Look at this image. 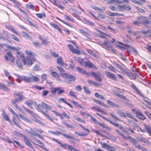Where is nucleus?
I'll return each mask as SVG.
<instances>
[{
  "label": "nucleus",
  "instance_id": "nucleus-7",
  "mask_svg": "<svg viewBox=\"0 0 151 151\" xmlns=\"http://www.w3.org/2000/svg\"><path fill=\"white\" fill-rule=\"evenodd\" d=\"M132 111L134 114H136V116L140 119L144 120L145 119V117L140 111L135 109H132Z\"/></svg>",
  "mask_w": 151,
  "mask_h": 151
},
{
  "label": "nucleus",
  "instance_id": "nucleus-13",
  "mask_svg": "<svg viewBox=\"0 0 151 151\" xmlns=\"http://www.w3.org/2000/svg\"><path fill=\"white\" fill-rule=\"evenodd\" d=\"M79 63L81 65L84 64L85 67L88 66L89 68L92 67L93 65V64L89 61L84 62L82 61V60H80Z\"/></svg>",
  "mask_w": 151,
  "mask_h": 151
},
{
  "label": "nucleus",
  "instance_id": "nucleus-38",
  "mask_svg": "<svg viewBox=\"0 0 151 151\" xmlns=\"http://www.w3.org/2000/svg\"><path fill=\"white\" fill-rule=\"evenodd\" d=\"M31 78H32V81L34 82L38 81H39V78L36 76H32Z\"/></svg>",
  "mask_w": 151,
  "mask_h": 151
},
{
  "label": "nucleus",
  "instance_id": "nucleus-45",
  "mask_svg": "<svg viewBox=\"0 0 151 151\" xmlns=\"http://www.w3.org/2000/svg\"><path fill=\"white\" fill-rule=\"evenodd\" d=\"M124 9L127 11H129L131 10V8L129 5H124Z\"/></svg>",
  "mask_w": 151,
  "mask_h": 151
},
{
  "label": "nucleus",
  "instance_id": "nucleus-39",
  "mask_svg": "<svg viewBox=\"0 0 151 151\" xmlns=\"http://www.w3.org/2000/svg\"><path fill=\"white\" fill-rule=\"evenodd\" d=\"M36 16L40 18H42L43 17H45V14L44 12L36 14Z\"/></svg>",
  "mask_w": 151,
  "mask_h": 151
},
{
  "label": "nucleus",
  "instance_id": "nucleus-8",
  "mask_svg": "<svg viewBox=\"0 0 151 151\" xmlns=\"http://www.w3.org/2000/svg\"><path fill=\"white\" fill-rule=\"evenodd\" d=\"M30 130L29 131L27 129H25V130L28 134H29L38 137L39 138L42 139H44V137L43 136H42L40 134L37 133L36 132L34 131L31 128H30Z\"/></svg>",
  "mask_w": 151,
  "mask_h": 151
},
{
  "label": "nucleus",
  "instance_id": "nucleus-46",
  "mask_svg": "<svg viewBox=\"0 0 151 151\" xmlns=\"http://www.w3.org/2000/svg\"><path fill=\"white\" fill-rule=\"evenodd\" d=\"M4 72L5 76L8 77L9 79H10L11 78V76L10 75L9 73L7 70H4Z\"/></svg>",
  "mask_w": 151,
  "mask_h": 151
},
{
  "label": "nucleus",
  "instance_id": "nucleus-43",
  "mask_svg": "<svg viewBox=\"0 0 151 151\" xmlns=\"http://www.w3.org/2000/svg\"><path fill=\"white\" fill-rule=\"evenodd\" d=\"M106 120L108 122H109L111 124L114 126L115 127H118V128H119V127L120 126V125L118 123L113 122L111 121L109 119H106Z\"/></svg>",
  "mask_w": 151,
  "mask_h": 151
},
{
  "label": "nucleus",
  "instance_id": "nucleus-63",
  "mask_svg": "<svg viewBox=\"0 0 151 151\" xmlns=\"http://www.w3.org/2000/svg\"><path fill=\"white\" fill-rule=\"evenodd\" d=\"M62 115L68 119H69L70 118V117L65 111L63 112Z\"/></svg>",
  "mask_w": 151,
  "mask_h": 151
},
{
  "label": "nucleus",
  "instance_id": "nucleus-1",
  "mask_svg": "<svg viewBox=\"0 0 151 151\" xmlns=\"http://www.w3.org/2000/svg\"><path fill=\"white\" fill-rule=\"evenodd\" d=\"M48 132L49 133L52 134L56 136L61 135H63L65 138L70 139V140H69V142L71 143L74 144L75 143V142L79 141V139H76L72 136L68 134H66L58 131H53L49 130L48 131Z\"/></svg>",
  "mask_w": 151,
  "mask_h": 151
},
{
  "label": "nucleus",
  "instance_id": "nucleus-42",
  "mask_svg": "<svg viewBox=\"0 0 151 151\" xmlns=\"http://www.w3.org/2000/svg\"><path fill=\"white\" fill-rule=\"evenodd\" d=\"M17 58L18 59L16 61V64L19 68H21L22 67L21 62L18 59V57H17Z\"/></svg>",
  "mask_w": 151,
  "mask_h": 151
},
{
  "label": "nucleus",
  "instance_id": "nucleus-5",
  "mask_svg": "<svg viewBox=\"0 0 151 151\" xmlns=\"http://www.w3.org/2000/svg\"><path fill=\"white\" fill-rule=\"evenodd\" d=\"M63 76L65 79V81L67 83L70 82H74L76 79L75 76L70 75H68L67 73H64Z\"/></svg>",
  "mask_w": 151,
  "mask_h": 151
},
{
  "label": "nucleus",
  "instance_id": "nucleus-52",
  "mask_svg": "<svg viewBox=\"0 0 151 151\" xmlns=\"http://www.w3.org/2000/svg\"><path fill=\"white\" fill-rule=\"evenodd\" d=\"M26 54L27 55V57H31V56H34L32 54V52L27 50L25 51Z\"/></svg>",
  "mask_w": 151,
  "mask_h": 151
},
{
  "label": "nucleus",
  "instance_id": "nucleus-36",
  "mask_svg": "<svg viewBox=\"0 0 151 151\" xmlns=\"http://www.w3.org/2000/svg\"><path fill=\"white\" fill-rule=\"evenodd\" d=\"M77 94V92H74L71 90H70L69 92V94L70 95L71 97H74V98L76 97Z\"/></svg>",
  "mask_w": 151,
  "mask_h": 151
},
{
  "label": "nucleus",
  "instance_id": "nucleus-31",
  "mask_svg": "<svg viewBox=\"0 0 151 151\" xmlns=\"http://www.w3.org/2000/svg\"><path fill=\"white\" fill-rule=\"evenodd\" d=\"M57 63L61 66H63L65 64L63 61V59L61 57H60L57 59Z\"/></svg>",
  "mask_w": 151,
  "mask_h": 151
},
{
  "label": "nucleus",
  "instance_id": "nucleus-54",
  "mask_svg": "<svg viewBox=\"0 0 151 151\" xmlns=\"http://www.w3.org/2000/svg\"><path fill=\"white\" fill-rule=\"evenodd\" d=\"M142 23V22L140 21H135L132 22V24L135 26H139Z\"/></svg>",
  "mask_w": 151,
  "mask_h": 151
},
{
  "label": "nucleus",
  "instance_id": "nucleus-6",
  "mask_svg": "<svg viewBox=\"0 0 151 151\" xmlns=\"http://www.w3.org/2000/svg\"><path fill=\"white\" fill-rule=\"evenodd\" d=\"M42 107L41 104H38L37 105V109L39 111H40L42 114L44 115L50 121L53 122L54 120H57V118H53L50 117L49 115L43 111L42 110Z\"/></svg>",
  "mask_w": 151,
  "mask_h": 151
},
{
  "label": "nucleus",
  "instance_id": "nucleus-19",
  "mask_svg": "<svg viewBox=\"0 0 151 151\" xmlns=\"http://www.w3.org/2000/svg\"><path fill=\"white\" fill-rule=\"evenodd\" d=\"M32 119L35 122L37 123L38 124L42 125L44 126H45V124H44L40 120L37 119L36 117H35L34 116H32Z\"/></svg>",
  "mask_w": 151,
  "mask_h": 151
},
{
  "label": "nucleus",
  "instance_id": "nucleus-61",
  "mask_svg": "<svg viewBox=\"0 0 151 151\" xmlns=\"http://www.w3.org/2000/svg\"><path fill=\"white\" fill-rule=\"evenodd\" d=\"M98 124L99 125L100 127H101L103 128H105V129H109V127H107V126H105V125H104V124H102L100 122H99V123H98Z\"/></svg>",
  "mask_w": 151,
  "mask_h": 151
},
{
  "label": "nucleus",
  "instance_id": "nucleus-2",
  "mask_svg": "<svg viewBox=\"0 0 151 151\" xmlns=\"http://www.w3.org/2000/svg\"><path fill=\"white\" fill-rule=\"evenodd\" d=\"M115 41V39L113 38L112 41L105 40L104 42H102L101 43V45L106 50H108L109 51H111L114 53H116V50L113 48L111 45V44L113 43Z\"/></svg>",
  "mask_w": 151,
  "mask_h": 151
},
{
  "label": "nucleus",
  "instance_id": "nucleus-9",
  "mask_svg": "<svg viewBox=\"0 0 151 151\" xmlns=\"http://www.w3.org/2000/svg\"><path fill=\"white\" fill-rule=\"evenodd\" d=\"M91 74L92 76L94 77L96 80L100 82L102 81V75L100 72H97L96 73L93 72H91Z\"/></svg>",
  "mask_w": 151,
  "mask_h": 151
},
{
  "label": "nucleus",
  "instance_id": "nucleus-28",
  "mask_svg": "<svg viewBox=\"0 0 151 151\" xmlns=\"http://www.w3.org/2000/svg\"><path fill=\"white\" fill-rule=\"evenodd\" d=\"M114 93L116 94V93H124V91L122 89H120L119 88H115V89L114 90Z\"/></svg>",
  "mask_w": 151,
  "mask_h": 151
},
{
  "label": "nucleus",
  "instance_id": "nucleus-33",
  "mask_svg": "<svg viewBox=\"0 0 151 151\" xmlns=\"http://www.w3.org/2000/svg\"><path fill=\"white\" fill-rule=\"evenodd\" d=\"M92 8L93 9L97 11H104L105 10V8L104 7H103L101 9L96 6H93Z\"/></svg>",
  "mask_w": 151,
  "mask_h": 151
},
{
  "label": "nucleus",
  "instance_id": "nucleus-22",
  "mask_svg": "<svg viewBox=\"0 0 151 151\" xmlns=\"http://www.w3.org/2000/svg\"><path fill=\"white\" fill-rule=\"evenodd\" d=\"M41 105L42 107L45 109L47 110H50L52 109V107L51 106L43 102H42Z\"/></svg>",
  "mask_w": 151,
  "mask_h": 151
},
{
  "label": "nucleus",
  "instance_id": "nucleus-53",
  "mask_svg": "<svg viewBox=\"0 0 151 151\" xmlns=\"http://www.w3.org/2000/svg\"><path fill=\"white\" fill-rule=\"evenodd\" d=\"M11 35L12 36V37H11V38L14 39V40L17 42H20V40L14 35Z\"/></svg>",
  "mask_w": 151,
  "mask_h": 151
},
{
  "label": "nucleus",
  "instance_id": "nucleus-56",
  "mask_svg": "<svg viewBox=\"0 0 151 151\" xmlns=\"http://www.w3.org/2000/svg\"><path fill=\"white\" fill-rule=\"evenodd\" d=\"M106 14L110 16L114 17L115 16L116 13H113L110 11H108L106 12Z\"/></svg>",
  "mask_w": 151,
  "mask_h": 151
},
{
  "label": "nucleus",
  "instance_id": "nucleus-4",
  "mask_svg": "<svg viewBox=\"0 0 151 151\" xmlns=\"http://www.w3.org/2000/svg\"><path fill=\"white\" fill-rule=\"evenodd\" d=\"M36 60L34 56L31 57H27L25 58L22 60V62L24 65H27L31 66L33 64V62Z\"/></svg>",
  "mask_w": 151,
  "mask_h": 151
},
{
  "label": "nucleus",
  "instance_id": "nucleus-18",
  "mask_svg": "<svg viewBox=\"0 0 151 151\" xmlns=\"http://www.w3.org/2000/svg\"><path fill=\"white\" fill-rule=\"evenodd\" d=\"M137 141L142 143H149L148 139L144 137H137Z\"/></svg>",
  "mask_w": 151,
  "mask_h": 151
},
{
  "label": "nucleus",
  "instance_id": "nucleus-26",
  "mask_svg": "<svg viewBox=\"0 0 151 151\" xmlns=\"http://www.w3.org/2000/svg\"><path fill=\"white\" fill-rule=\"evenodd\" d=\"M50 24L55 29H56L59 32L62 33L61 29L59 28V26L58 25L53 23H50Z\"/></svg>",
  "mask_w": 151,
  "mask_h": 151
},
{
  "label": "nucleus",
  "instance_id": "nucleus-35",
  "mask_svg": "<svg viewBox=\"0 0 151 151\" xmlns=\"http://www.w3.org/2000/svg\"><path fill=\"white\" fill-rule=\"evenodd\" d=\"M107 103L108 104L111 106H115L116 107H119L118 105L116 104L115 103L111 101L108 100L107 101Z\"/></svg>",
  "mask_w": 151,
  "mask_h": 151
},
{
  "label": "nucleus",
  "instance_id": "nucleus-50",
  "mask_svg": "<svg viewBox=\"0 0 151 151\" xmlns=\"http://www.w3.org/2000/svg\"><path fill=\"white\" fill-rule=\"evenodd\" d=\"M8 109L10 112L12 114L15 115L16 117H18V114H16L14 111L11 107H8Z\"/></svg>",
  "mask_w": 151,
  "mask_h": 151
},
{
  "label": "nucleus",
  "instance_id": "nucleus-21",
  "mask_svg": "<svg viewBox=\"0 0 151 151\" xmlns=\"http://www.w3.org/2000/svg\"><path fill=\"white\" fill-rule=\"evenodd\" d=\"M76 69L77 70L82 74L88 76V73L86 72V71L83 69L82 68L80 67H76Z\"/></svg>",
  "mask_w": 151,
  "mask_h": 151
},
{
  "label": "nucleus",
  "instance_id": "nucleus-51",
  "mask_svg": "<svg viewBox=\"0 0 151 151\" xmlns=\"http://www.w3.org/2000/svg\"><path fill=\"white\" fill-rule=\"evenodd\" d=\"M69 149L70 151H79V150H77L76 148L73 147L71 145H69Z\"/></svg>",
  "mask_w": 151,
  "mask_h": 151
},
{
  "label": "nucleus",
  "instance_id": "nucleus-23",
  "mask_svg": "<svg viewBox=\"0 0 151 151\" xmlns=\"http://www.w3.org/2000/svg\"><path fill=\"white\" fill-rule=\"evenodd\" d=\"M51 75L52 77H55L57 81H61L60 77L57 72L55 71L52 72L51 73Z\"/></svg>",
  "mask_w": 151,
  "mask_h": 151
},
{
  "label": "nucleus",
  "instance_id": "nucleus-29",
  "mask_svg": "<svg viewBox=\"0 0 151 151\" xmlns=\"http://www.w3.org/2000/svg\"><path fill=\"white\" fill-rule=\"evenodd\" d=\"M50 89H51V93L53 95H55L56 94V92L58 91L59 90V87H58L53 88H51Z\"/></svg>",
  "mask_w": 151,
  "mask_h": 151
},
{
  "label": "nucleus",
  "instance_id": "nucleus-24",
  "mask_svg": "<svg viewBox=\"0 0 151 151\" xmlns=\"http://www.w3.org/2000/svg\"><path fill=\"white\" fill-rule=\"evenodd\" d=\"M37 143L40 144V145H38L36 144H35V145H37L39 147H41L43 149L45 150L46 151H48L47 150L46 148V147H45L44 145V144L40 140Z\"/></svg>",
  "mask_w": 151,
  "mask_h": 151
},
{
  "label": "nucleus",
  "instance_id": "nucleus-14",
  "mask_svg": "<svg viewBox=\"0 0 151 151\" xmlns=\"http://www.w3.org/2000/svg\"><path fill=\"white\" fill-rule=\"evenodd\" d=\"M50 138L52 140L54 141V142L59 144L60 145L61 147L62 148H64L66 149H69V145H68L67 144H63L60 142L58 140L55 139L54 138Z\"/></svg>",
  "mask_w": 151,
  "mask_h": 151
},
{
  "label": "nucleus",
  "instance_id": "nucleus-30",
  "mask_svg": "<svg viewBox=\"0 0 151 151\" xmlns=\"http://www.w3.org/2000/svg\"><path fill=\"white\" fill-rule=\"evenodd\" d=\"M115 95L119 98L122 99L126 101H128V100L127 99V98L125 96L122 95L118 93H116Z\"/></svg>",
  "mask_w": 151,
  "mask_h": 151
},
{
  "label": "nucleus",
  "instance_id": "nucleus-64",
  "mask_svg": "<svg viewBox=\"0 0 151 151\" xmlns=\"http://www.w3.org/2000/svg\"><path fill=\"white\" fill-rule=\"evenodd\" d=\"M17 55H19L23 59L24 58V56L23 53L21 52H17Z\"/></svg>",
  "mask_w": 151,
  "mask_h": 151
},
{
  "label": "nucleus",
  "instance_id": "nucleus-40",
  "mask_svg": "<svg viewBox=\"0 0 151 151\" xmlns=\"http://www.w3.org/2000/svg\"><path fill=\"white\" fill-rule=\"evenodd\" d=\"M145 126L148 133L151 135V127L148 125H145Z\"/></svg>",
  "mask_w": 151,
  "mask_h": 151
},
{
  "label": "nucleus",
  "instance_id": "nucleus-11",
  "mask_svg": "<svg viewBox=\"0 0 151 151\" xmlns=\"http://www.w3.org/2000/svg\"><path fill=\"white\" fill-rule=\"evenodd\" d=\"M23 140L25 144L31 148L33 149V146L28 140L29 138L24 135H22Z\"/></svg>",
  "mask_w": 151,
  "mask_h": 151
},
{
  "label": "nucleus",
  "instance_id": "nucleus-16",
  "mask_svg": "<svg viewBox=\"0 0 151 151\" xmlns=\"http://www.w3.org/2000/svg\"><path fill=\"white\" fill-rule=\"evenodd\" d=\"M17 102L16 101H12L11 104L13 105L14 107L17 109L18 111L22 113H24V111L22 109L20 106L16 103Z\"/></svg>",
  "mask_w": 151,
  "mask_h": 151
},
{
  "label": "nucleus",
  "instance_id": "nucleus-3",
  "mask_svg": "<svg viewBox=\"0 0 151 151\" xmlns=\"http://www.w3.org/2000/svg\"><path fill=\"white\" fill-rule=\"evenodd\" d=\"M128 138L132 143L133 144L136 148H138L143 151H148V150L146 148L138 144V142L132 137H128Z\"/></svg>",
  "mask_w": 151,
  "mask_h": 151
},
{
  "label": "nucleus",
  "instance_id": "nucleus-55",
  "mask_svg": "<svg viewBox=\"0 0 151 151\" xmlns=\"http://www.w3.org/2000/svg\"><path fill=\"white\" fill-rule=\"evenodd\" d=\"M128 32L129 34L134 36L136 35L137 34V32H136L131 30H128Z\"/></svg>",
  "mask_w": 151,
  "mask_h": 151
},
{
  "label": "nucleus",
  "instance_id": "nucleus-25",
  "mask_svg": "<svg viewBox=\"0 0 151 151\" xmlns=\"http://www.w3.org/2000/svg\"><path fill=\"white\" fill-rule=\"evenodd\" d=\"M3 115V118L6 121H8L9 123H11V121L10 120L9 117L7 114H6L5 112L3 110V112L2 113Z\"/></svg>",
  "mask_w": 151,
  "mask_h": 151
},
{
  "label": "nucleus",
  "instance_id": "nucleus-59",
  "mask_svg": "<svg viewBox=\"0 0 151 151\" xmlns=\"http://www.w3.org/2000/svg\"><path fill=\"white\" fill-rule=\"evenodd\" d=\"M91 119L94 123L96 124H98L99 122L96 119L92 116H91Z\"/></svg>",
  "mask_w": 151,
  "mask_h": 151
},
{
  "label": "nucleus",
  "instance_id": "nucleus-58",
  "mask_svg": "<svg viewBox=\"0 0 151 151\" xmlns=\"http://www.w3.org/2000/svg\"><path fill=\"white\" fill-rule=\"evenodd\" d=\"M110 115L111 116V117L114 119H115L119 121H121L122 120L119 119V118H117L115 115L114 114H112L111 113L110 114Z\"/></svg>",
  "mask_w": 151,
  "mask_h": 151
},
{
  "label": "nucleus",
  "instance_id": "nucleus-32",
  "mask_svg": "<svg viewBox=\"0 0 151 151\" xmlns=\"http://www.w3.org/2000/svg\"><path fill=\"white\" fill-rule=\"evenodd\" d=\"M6 54L9 57V60L12 62H13L14 60V58L12 55L9 52H7Z\"/></svg>",
  "mask_w": 151,
  "mask_h": 151
},
{
  "label": "nucleus",
  "instance_id": "nucleus-10",
  "mask_svg": "<svg viewBox=\"0 0 151 151\" xmlns=\"http://www.w3.org/2000/svg\"><path fill=\"white\" fill-rule=\"evenodd\" d=\"M13 95L15 98V100L12 101H15L18 102L23 100V95L22 93H14Z\"/></svg>",
  "mask_w": 151,
  "mask_h": 151
},
{
  "label": "nucleus",
  "instance_id": "nucleus-12",
  "mask_svg": "<svg viewBox=\"0 0 151 151\" xmlns=\"http://www.w3.org/2000/svg\"><path fill=\"white\" fill-rule=\"evenodd\" d=\"M105 73L107 77L109 78L114 81H117L116 76L114 74L109 71H106Z\"/></svg>",
  "mask_w": 151,
  "mask_h": 151
},
{
  "label": "nucleus",
  "instance_id": "nucleus-37",
  "mask_svg": "<svg viewBox=\"0 0 151 151\" xmlns=\"http://www.w3.org/2000/svg\"><path fill=\"white\" fill-rule=\"evenodd\" d=\"M8 47L9 49H11L12 50L15 51H18L19 50L21 49L20 48L18 47H15L9 46H8Z\"/></svg>",
  "mask_w": 151,
  "mask_h": 151
},
{
  "label": "nucleus",
  "instance_id": "nucleus-48",
  "mask_svg": "<svg viewBox=\"0 0 151 151\" xmlns=\"http://www.w3.org/2000/svg\"><path fill=\"white\" fill-rule=\"evenodd\" d=\"M104 132L105 133H106V134H107L108 135V136H107V138H108V139H112L113 137L114 138H115V139L116 138L115 137H114V136H113L112 135H110L109 133L107 132L106 131H104Z\"/></svg>",
  "mask_w": 151,
  "mask_h": 151
},
{
  "label": "nucleus",
  "instance_id": "nucleus-27",
  "mask_svg": "<svg viewBox=\"0 0 151 151\" xmlns=\"http://www.w3.org/2000/svg\"><path fill=\"white\" fill-rule=\"evenodd\" d=\"M53 2L54 4L55 5L60 9H63L64 8V7L57 0H53Z\"/></svg>",
  "mask_w": 151,
  "mask_h": 151
},
{
  "label": "nucleus",
  "instance_id": "nucleus-62",
  "mask_svg": "<svg viewBox=\"0 0 151 151\" xmlns=\"http://www.w3.org/2000/svg\"><path fill=\"white\" fill-rule=\"evenodd\" d=\"M40 67L39 65H35L33 68V70L34 71H37L40 70Z\"/></svg>",
  "mask_w": 151,
  "mask_h": 151
},
{
  "label": "nucleus",
  "instance_id": "nucleus-17",
  "mask_svg": "<svg viewBox=\"0 0 151 151\" xmlns=\"http://www.w3.org/2000/svg\"><path fill=\"white\" fill-rule=\"evenodd\" d=\"M20 78L23 81L27 82L30 83L32 81V78L24 76L20 77Z\"/></svg>",
  "mask_w": 151,
  "mask_h": 151
},
{
  "label": "nucleus",
  "instance_id": "nucleus-44",
  "mask_svg": "<svg viewBox=\"0 0 151 151\" xmlns=\"http://www.w3.org/2000/svg\"><path fill=\"white\" fill-rule=\"evenodd\" d=\"M79 30L80 32L84 36H86L88 35V33L84 30L81 29H79Z\"/></svg>",
  "mask_w": 151,
  "mask_h": 151
},
{
  "label": "nucleus",
  "instance_id": "nucleus-20",
  "mask_svg": "<svg viewBox=\"0 0 151 151\" xmlns=\"http://www.w3.org/2000/svg\"><path fill=\"white\" fill-rule=\"evenodd\" d=\"M18 118L19 117H20L22 120L29 123H30L31 121L30 119H28L27 117H26L24 115H23L21 114H18Z\"/></svg>",
  "mask_w": 151,
  "mask_h": 151
},
{
  "label": "nucleus",
  "instance_id": "nucleus-41",
  "mask_svg": "<svg viewBox=\"0 0 151 151\" xmlns=\"http://www.w3.org/2000/svg\"><path fill=\"white\" fill-rule=\"evenodd\" d=\"M117 114L121 116L126 117V116L124 113L122 111H119L117 112Z\"/></svg>",
  "mask_w": 151,
  "mask_h": 151
},
{
  "label": "nucleus",
  "instance_id": "nucleus-15",
  "mask_svg": "<svg viewBox=\"0 0 151 151\" xmlns=\"http://www.w3.org/2000/svg\"><path fill=\"white\" fill-rule=\"evenodd\" d=\"M131 87L139 95H140L144 98H146L145 96L142 94L140 91L137 88L136 86L133 84H132Z\"/></svg>",
  "mask_w": 151,
  "mask_h": 151
},
{
  "label": "nucleus",
  "instance_id": "nucleus-57",
  "mask_svg": "<svg viewBox=\"0 0 151 151\" xmlns=\"http://www.w3.org/2000/svg\"><path fill=\"white\" fill-rule=\"evenodd\" d=\"M107 150L108 151H114L115 150V148L114 147L110 146L109 145L108 147H107Z\"/></svg>",
  "mask_w": 151,
  "mask_h": 151
},
{
  "label": "nucleus",
  "instance_id": "nucleus-49",
  "mask_svg": "<svg viewBox=\"0 0 151 151\" xmlns=\"http://www.w3.org/2000/svg\"><path fill=\"white\" fill-rule=\"evenodd\" d=\"M68 47L69 48L70 50L73 52L75 49L73 46L71 44H68Z\"/></svg>",
  "mask_w": 151,
  "mask_h": 151
},
{
  "label": "nucleus",
  "instance_id": "nucleus-34",
  "mask_svg": "<svg viewBox=\"0 0 151 151\" xmlns=\"http://www.w3.org/2000/svg\"><path fill=\"white\" fill-rule=\"evenodd\" d=\"M73 118L76 121L79 122L83 123H85V122L84 120L82 119L81 118H80L79 117L77 116H73Z\"/></svg>",
  "mask_w": 151,
  "mask_h": 151
},
{
  "label": "nucleus",
  "instance_id": "nucleus-47",
  "mask_svg": "<svg viewBox=\"0 0 151 151\" xmlns=\"http://www.w3.org/2000/svg\"><path fill=\"white\" fill-rule=\"evenodd\" d=\"M83 89L84 90V92L87 94H89L90 93V91L88 89V88L86 86L83 87Z\"/></svg>",
  "mask_w": 151,
  "mask_h": 151
},
{
  "label": "nucleus",
  "instance_id": "nucleus-60",
  "mask_svg": "<svg viewBox=\"0 0 151 151\" xmlns=\"http://www.w3.org/2000/svg\"><path fill=\"white\" fill-rule=\"evenodd\" d=\"M13 2L14 3L15 7L17 8H19L20 5L19 1H17L16 0H13Z\"/></svg>",
  "mask_w": 151,
  "mask_h": 151
}]
</instances>
